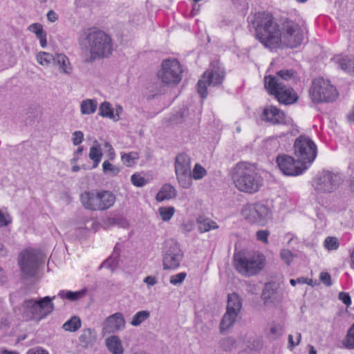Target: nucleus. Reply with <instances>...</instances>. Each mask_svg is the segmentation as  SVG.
Masks as SVG:
<instances>
[{"instance_id": "obj_1", "label": "nucleus", "mask_w": 354, "mask_h": 354, "mask_svg": "<svg viewBox=\"0 0 354 354\" xmlns=\"http://www.w3.org/2000/svg\"><path fill=\"white\" fill-rule=\"evenodd\" d=\"M259 40L268 48H277L281 43L290 48H296L304 40V32L300 26L293 22L284 25L283 32H279L272 17L266 12H259L252 21Z\"/></svg>"}, {"instance_id": "obj_2", "label": "nucleus", "mask_w": 354, "mask_h": 354, "mask_svg": "<svg viewBox=\"0 0 354 354\" xmlns=\"http://www.w3.org/2000/svg\"><path fill=\"white\" fill-rule=\"evenodd\" d=\"M79 44L81 48L88 55L85 59L87 63L108 57L113 52L111 37L100 30H87L80 37Z\"/></svg>"}, {"instance_id": "obj_3", "label": "nucleus", "mask_w": 354, "mask_h": 354, "mask_svg": "<svg viewBox=\"0 0 354 354\" xmlns=\"http://www.w3.org/2000/svg\"><path fill=\"white\" fill-rule=\"evenodd\" d=\"M232 178L235 187L245 193H255L263 185V179L260 175L252 165L246 162L236 165Z\"/></svg>"}, {"instance_id": "obj_4", "label": "nucleus", "mask_w": 354, "mask_h": 354, "mask_svg": "<svg viewBox=\"0 0 354 354\" xmlns=\"http://www.w3.org/2000/svg\"><path fill=\"white\" fill-rule=\"evenodd\" d=\"M82 205L92 211H104L111 207L115 201V195L109 191L86 192L80 196Z\"/></svg>"}, {"instance_id": "obj_5", "label": "nucleus", "mask_w": 354, "mask_h": 354, "mask_svg": "<svg viewBox=\"0 0 354 354\" xmlns=\"http://www.w3.org/2000/svg\"><path fill=\"white\" fill-rule=\"evenodd\" d=\"M309 95L315 103L332 102L337 98L338 92L328 80L319 77L313 80Z\"/></svg>"}, {"instance_id": "obj_6", "label": "nucleus", "mask_w": 354, "mask_h": 354, "mask_svg": "<svg viewBox=\"0 0 354 354\" xmlns=\"http://www.w3.org/2000/svg\"><path fill=\"white\" fill-rule=\"evenodd\" d=\"M265 87L271 95H274L280 103L290 104L296 102L297 94L291 87L283 84L280 80L274 76H266L264 78Z\"/></svg>"}, {"instance_id": "obj_7", "label": "nucleus", "mask_w": 354, "mask_h": 354, "mask_svg": "<svg viewBox=\"0 0 354 354\" xmlns=\"http://www.w3.org/2000/svg\"><path fill=\"white\" fill-rule=\"evenodd\" d=\"M55 298V296H46L39 300H26L23 304L25 315L30 319H42L53 311L54 304L52 301Z\"/></svg>"}, {"instance_id": "obj_8", "label": "nucleus", "mask_w": 354, "mask_h": 354, "mask_svg": "<svg viewBox=\"0 0 354 354\" xmlns=\"http://www.w3.org/2000/svg\"><path fill=\"white\" fill-rule=\"evenodd\" d=\"M183 69L176 59H165L162 62L157 72V78L161 84L167 86L178 84L182 80Z\"/></svg>"}, {"instance_id": "obj_9", "label": "nucleus", "mask_w": 354, "mask_h": 354, "mask_svg": "<svg viewBox=\"0 0 354 354\" xmlns=\"http://www.w3.org/2000/svg\"><path fill=\"white\" fill-rule=\"evenodd\" d=\"M241 213L249 223L260 225H266L272 217L270 207L261 202L244 205Z\"/></svg>"}, {"instance_id": "obj_10", "label": "nucleus", "mask_w": 354, "mask_h": 354, "mask_svg": "<svg viewBox=\"0 0 354 354\" xmlns=\"http://www.w3.org/2000/svg\"><path fill=\"white\" fill-rule=\"evenodd\" d=\"M236 270L244 276H252L261 270L264 266V257L258 253L248 256L238 254L234 257Z\"/></svg>"}, {"instance_id": "obj_11", "label": "nucleus", "mask_w": 354, "mask_h": 354, "mask_svg": "<svg viewBox=\"0 0 354 354\" xmlns=\"http://www.w3.org/2000/svg\"><path fill=\"white\" fill-rule=\"evenodd\" d=\"M295 154L303 165H310L317 156V147L308 136H300L294 143Z\"/></svg>"}, {"instance_id": "obj_12", "label": "nucleus", "mask_w": 354, "mask_h": 354, "mask_svg": "<svg viewBox=\"0 0 354 354\" xmlns=\"http://www.w3.org/2000/svg\"><path fill=\"white\" fill-rule=\"evenodd\" d=\"M162 267L164 270H174L180 266L183 252L180 244L174 239L165 241L163 247Z\"/></svg>"}, {"instance_id": "obj_13", "label": "nucleus", "mask_w": 354, "mask_h": 354, "mask_svg": "<svg viewBox=\"0 0 354 354\" xmlns=\"http://www.w3.org/2000/svg\"><path fill=\"white\" fill-rule=\"evenodd\" d=\"M41 261L40 254L34 250L21 252L18 259L19 266L24 279L35 277Z\"/></svg>"}, {"instance_id": "obj_14", "label": "nucleus", "mask_w": 354, "mask_h": 354, "mask_svg": "<svg viewBox=\"0 0 354 354\" xmlns=\"http://www.w3.org/2000/svg\"><path fill=\"white\" fill-rule=\"evenodd\" d=\"M342 180L337 174L324 171L314 180L313 186L319 193H332L341 185Z\"/></svg>"}, {"instance_id": "obj_15", "label": "nucleus", "mask_w": 354, "mask_h": 354, "mask_svg": "<svg viewBox=\"0 0 354 354\" xmlns=\"http://www.w3.org/2000/svg\"><path fill=\"white\" fill-rule=\"evenodd\" d=\"M224 71L220 67L205 71L201 79L197 84V91L201 97L204 99L206 97L207 86H216L221 85L224 80Z\"/></svg>"}, {"instance_id": "obj_16", "label": "nucleus", "mask_w": 354, "mask_h": 354, "mask_svg": "<svg viewBox=\"0 0 354 354\" xmlns=\"http://www.w3.org/2000/svg\"><path fill=\"white\" fill-rule=\"evenodd\" d=\"M277 162L280 170L287 176H297L307 169L308 165H303L301 162L295 160L288 155H279L277 158Z\"/></svg>"}, {"instance_id": "obj_17", "label": "nucleus", "mask_w": 354, "mask_h": 354, "mask_svg": "<svg viewBox=\"0 0 354 354\" xmlns=\"http://www.w3.org/2000/svg\"><path fill=\"white\" fill-rule=\"evenodd\" d=\"M125 319L121 313H115L107 317L103 322L102 330L107 333H114L125 327Z\"/></svg>"}, {"instance_id": "obj_18", "label": "nucleus", "mask_w": 354, "mask_h": 354, "mask_svg": "<svg viewBox=\"0 0 354 354\" xmlns=\"http://www.w3.org/2000/svg\"><path fill=\"white\" fill-rule=\"evenodd\" d=\"M53 65L61 75L71 76L73 73V67L65 54L55 53Z\"/></svg>"}, {"instance_id": "obj_19", "label": "nucleus", "mask_w": 354, "mask_h": 354, "mask_svg": "<svg viewBox=\"0 0 354 354\" xmlns=\"http://www.w3.org/2000/svg\"><path fill=\"white\" fill-rule=\"evenodd\" d=\"M261 298L265 305L274 304L281 300V296L273 283H268L265 285Z\"/></svg>"}, {"instance_id": "obj_20", "label": "nucleus", "mask_w": 354, "mask_h": 354, "mask_svg": "<svg viewBox=\"0 0 354 354\" xmlns=\"http://www.w3.org/2000/svg\"><path fill=\"white\" fill-rule=\"evenodd\" d=\"M262 120L272 124H283L285 122L284 113L275 106H270L264 109Z\"/></svg>"}, {"instance_id": "obj_21", "label": "nucleus", "mask_w": 354, "mask_h": 354, "mask_svg": "<svg viewBox=\"0 0 354 354\" xmlns=\"http://www.w3.org/2000/svg\"><path fill=\"white\" fill-rule=\"evenodd\" d=\"M274 77L288 86H292L299 81L298 74L293 69L280 70L277 72Z\"/></svg>"}, {"instance_id": "obj_22", "label": "nucleus", "mask_w": 354, "mask_h": 354, "mask_svg": "<svg viewBox=\"0 0 354 354\" xmlns=\"http://www.w3.org/2000/svg\"><path fill=\"white\" fill-rule=\"evenodd\" d=\"M191 171V160L185 153H180L176 158L175 173Z\"/></svg>"}, {"instance_id": "obj_23", "label": "nucleus", "mask_w": 354, "mask_h": 354, "mask_svg": "<svg viewBox=\"0 0 354 354\" xmlns=\"http://www.w3.org/2000/svg\"><path fill=\"white\" fill-rule=\"evenodd\" d=\"M239 314L226 310L223 315L220 325V332L221 333L227 331L236 322Z\"/></svg>"}, {"instance_id": "obj_24", "label": "nucleus", "mask_w": 354, "mask_h": 354, "mask_svg": "<svg viewBox=\"0 0 354 354\" xmlns=\"http://www.w3.org/2000/svg\"><path fill=\"white\" fill-rule=\"evenodd\" d=\"M97 335L95 330L91 328H87L82 330L79 337V341L82 346L88 347L94 344Z\"/></svg>"}, {"instance_id": "obj_25", "label": "nucleus", "mask_w": 354, "mask_h": 354, "mask_svg": "<svg viewBox=\"0 0 354 354\" xmlns=\"http://www.w3.org/2000/svg\"><path fill=\"white\" fill-rule=\"evenodd\" d=\"M176 195L177 192L174 186L170 184H165L156 194V199L161 202L165 200L174 198Z\"/></svg>"}, {"instance_id": "obj_26", "label": "nucleus", "mask_w": 354, "mask_h": 354, "mask_svg": "<svg viewBox=\"0 0 354 354\" xmlns=\"http://www.w3.org/2000/svg\"><path fill=\"white\" fill-rule=\"evenodd\" d=\"M241 308L242 299L240 296L235 292L229 294L226 310L239 315Z\"/></svg>"}, {"instance_id": "obj_27", "label": "nucleus", "mask_w": 354, "mask_h": 354, "mask_svg": "<svg viewBox=\"0 0 354 354\" xmlns=\"http://www.w3.org/2000/svg\"><path fill=\"white\" fill-rule=\"evenodd\" d=\"M105 343L109 351L113 354L124 353V348L119 337L112 335L106 339Z\"/></svg>"}, {"instance_id": "obj_28", "label": "nucleus", "mask_w": 354, "mask_h": 354, "mask_svg": "<svg viewBox=\"0 0 354 354\" xmlns=\"http://www.w3.org/2000/svg\"><path fill=\"white\" fill-rule=\"evenodd\" d=\"M196 223L198 225V230L201 233L218 228V225L216 222L205 216H199L197 218Z\"/></svg>"}, {"instance_id": "obj_29", "label": "nucleus", "mask_w": 354, "mask_h": 354, "mask_svg": "<svg viewBox=\"0 0 354 354\" xmlns=\"http://www.w3.org/2000/svg\"><path fill=\"white\" fill-rule=\"evenodd\" d=\"M97 108V102L95 99H86L81 102L80 111L82 115L94 113Z\"/></svg>"}, {"instance_id": "obj_30", "label": "nucleus", "mask_w": 354, "mask_h": 354, "mask_svg": "<svg viewBox=\"0 0 354 354\" xmlns=\"http://www.w3.org/2000/svg\"><path fill=\"white\" fill-rule=\"evenodd\" d=\"M176 178L180 187L188 189L192 185V171L176 173Z\"/></svg>"}, {"instance_id": "obj_31", "label": "nucleus", "mask_w": 354, "mask_h": 354, "mask_svg": "<svg viewBox=\"0 0 354 354\" xmlns=\"http://www.w3.org/2000/svg\"><path fill=\"white\" fill-rule=\"evenodd\" d=\"M98 114L103 118H107L111 120L115 119V118L114 115V109L111 103L106 101L100 104Z\"/></svg>"}, {"instance_id": "obj_32", "label": "nucleus", "mask_w": 354, "mask_h": 354, "mask_svg": "<svg viewBox=\"0 0 354 354\" xmlns=\"http://www.w3.org/2000/svg\"><path fill=\"white\" fill-rule=\"evenodd\" d=\"M86 293V290H81L76 292H72L68 290H61L58 295L61 298H66L69 301H77L82 299Z\"/></svg>"}, {"instance_id": "obj_33", "label": "nucleus", "mask_w": 354, "mask_h": 354, "mask_svg": "<svg viewBox=\"0 0 354 354\" xmlns=\"http://www.w3.org/2000/svg\"><path fill=\"white\" fill-rule=\"evenodd\" d=\"M82 322L77 316H73L69 320L66 322L62 328L66 331L75 332L80 328Z\"/></svg>"}, {"instance_id": "obj_34", "label": "nucleus", "mask_w": 354, "mask_h": 354, "mask_svg": "<svg viewBox=\"0 0 354 354\" xmlns=\"http://www.w3.org/2000/svg\"><path fill=\"white\" fill-rule=\"evenodd\" d=\"M338 66L342 70L348 72L354 71V60L348 57H338L335 58Z\"/></svg>"}, {"instance_id": "obj_35", "label": "nucleus", "mask_w": 354, "mask_h": 354, "mask_svg": "<svg viewBox=\"0 0 354 354\" xmlns=\"http://www.w3.org/2000/svg\"><path fill=\"white\" fill-rule=\"evenodd\" d=\"M55 55H52L49 53L41 51L36 55V59L37 62L43 66H48L51 62L53 63Z\"/></svg>"}, {"instance_id": "obj_36", "label": "nucleus", "mask_w": 354, "mask_h": 354, "mask_svg": "<svg viewBox=\"0 0 354 354\" xmlns=\"http://www.w3.org/2000/svg\"><path fill=\"white\" fill-rule=\"evenodd\" d=\"M150 317L149 310H141L136 313L132 317L130 324L133 326H138Z\"/></svg>"}, {"instance_id": "obj_37", "label": "nucleus", "mask_w": 354, "mask_h": 354, "mask_svg": "<svg viewBox=\"0 0 354 354\" xmlns=\"http://www.w3.org/2000/svg\"><path fill=\"white\" fill-rule=\"evenodd\" d=\"M102 153L98 145H93L90 148L89 158L93 161V168L98 166L101 160Z\"/></svg>"}, {"instance_id": "obj_38", "label": "nucleus", "mask_w": 354, "mask_h": 354, "mask_svg": "<svg viewBox=\"0 0 354 354\" xmlns=\"http://www.w3.org/2000/svg\"><path fill=\"white\" fill-rule=\"evenodd\" d=\"M103 172L109 176H115L120 172V169L106 160L102 164Z\"/></svg>"}, {"instance_id": "obj_39", "label": "nucleus", "mask_w": 354, "mask_h": 354, "mask_svg": "<svg viewBox=\"0 0 354 354\" xmlns=\"http://www.w3.org/2000/svg\"><path fill=\"white\" fill-rule=\"evenodd\" d=\"M161 218L164 221H169L173 216L175 209L173 207H162L158 209Z\"/></svg>"}, {"instance_id": "obj_40", "label": "nucleus", "mask_w": 354, "mask_h": 354, "mask_svg": "<svg viewBox=\"0 0 354 354\" xmlns=\"http://www.w3.org/2000/svg\"><path fill=\"white\" fill-rule=\"evenodd\" d=\"M339 243L337 238L328 236L324 241V246L328 250H335L339 248Z\"/></svg>"}, {"instance_id": "obj_41", "label": "nucleus", "mask_w": 354, "mask_h": 354, "mask_svg": "<svg viewBox=\"0 0 354 354\" xmlns=\"http://www.w3.org/2000/svg\"><path fill=\"white\" fill-rule=\"evenodd\" d=\"M138 155L136 153H124L122 155V160L124 165L127 167H131L134 164V160L138 159Z\"/></svg>"}, {"instance_id": "obj_42", "label": "nucleus", "mask_w": 354, "mask_h": 354, "mask_svg": "<svg viewBox=\"0 0 354 354\" xmlns=\"http://www.w3.org/2000/svg\"><path fill=\"white\" fill-rule=\"evenodd\" d=\"M206 174V170L201 166L199 164H196L194 166V168L193 169L192 172V177L195 180H199L203 178Z\"/></svg>"}, {"instance_id": "obj_43", "label": "nucleus", "mask_w": 354, "mask_h": 354, "mask_svg": "<svg viewBox=\"0 0 354 354\" xmlns=\"http://www.w3.org/2000/svg\"><path fill=\"white\" fill-rule=\"evenodd\" d=\"M187 274L185 272H180L170 277L169 282L172 285H180L185 280Z\"/></svg>"}, {"instance_id": "obj_44", "label": "nucleus", "mask_w": 354, "mask_h": 354, "mask_svg": "<svg viewBox=\"0 0 354 354\" xmlns=\"http://www.w3.org/2000/svg\"><path fill=\"white\" fill-rule=\"evenodd\" d=\"M235 343L233 338L227 337L221 340V346L225 351H230L234 348Z\"/></svg>"}, {"instance_id": "obj_45", "label": "nucleus", "mask_w": 354, "mask_h": 354, "mask_svg": "<svg viewBox=\"0 0 354 354\" xmlns=\"http://www.w3.org/2000/svg\"><path fill=\"white\" fill-rule=\"evenodd\" d=\"M345 346L348 348H354V324L348 332Z\"/></svg>"}, {"instance_id": "obj_46", "label": "nucleus", "mask_w": 354, "mask_h": 354, "mask_svg": "<svg viewBox=\"0 0 354 354\" xmlns=\"http://www.w3.org/2000/svg\"><path fill=\"white\" fill-rule=\"evenodd\" d=\"M131 183L136 187H142L147 183V180L140 174H133L131 177Z\"/></svg>"}, {"instance_id": "obj_47", "label": "nucleus", "mask_w": 354, "mask_h": 354, "mask_svg": "<svg viewBox=\"0 0 354 354\" xmlns=\"http://www.w3.org/2000/svg\"><path fill=\"white\" fill-rule=\"evenodd\" d=\"M28 30L34 32L37 37L45 33L43 30V27L40 24L35 23L30 25L28 28Z\"/></svg>"}, {"instance_id": "obj_48", "label": "nucleus", "mask_w": 354, "mask_h": 354, "mask_svg": "<svg viewBox=\"0 0 354 354\" xmlns=\"http://www.w3.org/2000/svg\"><path fill=\"white\" fill-rule=\"evenodd\" d=\"M72 141L74 145L77 146L84 140V133L81 131H75L73 133Z\"/></svg>"}, {"instance_id": "obj_49", "label": "nucleus", "mask_w": 354, "mask_h": 354, "mask_svg": "<svg viewBox=\"0 0 354 354\" xmlns=\"http://www.w3.org/2000/svg\"><path fill=\"white\" fill-rule=\"evenodd\" d=\"M270 235V231L268 230H259L257 232V239L264 243H268V236Z\"/></svg>"}, {"instance_id": "obj_50", "label": "nucleus", "mask_w": 354, "mask_h": 354, "mask_svg": "<svg viewBox=\"0 0 354 354\" xmlns=\"http://www.w3.org/2000/svg\"><path fill=\"white\" fill-rule=\"evenodd\" d=\"M12 222L9 214H5L0 210V227L8 226Z\"/></svg>"}, {"instance_id": "obj_51", "label": "nucleus", "mask_w": 354, "mask_h": 354, "mask_svg": "<svg viewBox=\"0 0 354 354\" xmlns=\"http://www.w3.org/2000/svg\"><path fill=\"white\" fill-rule=\"evenodd\" d=\"M319 279L326 286L332 285L331 277L328 272H322L319 275Z\"/></svg>"}, {"instance_id": "obj_52", "label": "nucleus", "mask_w": 354, "mask_h": 354, "mask_svg": "<svg viewBox=\"0 0 354 354\" xmlns=\"http://www.w3.org/2000/svg\"><path fill=\"white\" fill-rule=\"evenodd\" d=\"M281 259L287 263L290 264L292 259V254L288 250H282L280 253Z\"/></svg>"}, {"instance_id": "obj_53", "label": "nucleus", "mask_w": 354, "mask_h": 354, "mask_svg": "<svg viewBox=\"0 0 354 354\" xmlns=\"http://www.w3.org/2000/svg\"><path fill=\"white\" fill-rule=\"evenodd\" d=\"M338 298L347 306L351 304V299L348 293L341 292L339 293Z\"/></svg>"}, {"instance_id": "obj_54", "label": "nucleus", "mask_w": 354, "mask_h": 354, "mask_svg": "<svg viewBox=\"0 0 354 354\" xmlns=\"http://www.w3.org/2000/svg\"><path fill=\"white\" fill-rule=\"evenodd\" d=\"M143 281L147 284L148 288H150L158 283L157 279L154 276L151 275L146 277L143 279Z\"/></svg>"}, {"instance_id": "obj_55", "label": "nucleus", "mask_w": 354, "mask_h": 354, "mask_svg": "<svg viewBox=\"0 0 354 354\" xmlns=\"http://www.w3.org/2000/svg\"><path fill=\"white\" fill-rule=\"evenodd\" d=\"M143 21V17L140 15H134L131 17L129 22L132 25H139Z\"/></svg>"}, {"instance_id": "obj_56", "label": "nucleus", "mask_w": 354, "mask_h": 354, "mask_svg": "<svg viewBox=\"0 0 354 354\" xmlns=\"http://www.w3.org/2000/svg\"><path fill=\"white\" fill-rule=\"evenodd\" d=\"M113 261H114L111 259H107L102 263L100 267L113 270L115 268V265L113 264Z\"/></svg>"}, {"instance_id": "obj_57", "label": "nucleus", "mask_w": 354, "mask_h": 354, "mask_svg": "<svg viewBox=\"0 0 354 354\" xmlns=\"http://www.w3.org/2000/svg\"><path fill=\"white\" fill-rule=\"evenodd\" d=\"M47 19L50 22H55L58 19V16L53 10H50L47 13Z\"/></svg>"}, {"instance_id": "obj_58", "label": "nucleus", "mask_w": 354, "mask_h": 354, "mask_svg": "<svg viewBox=\"0 0 354 354\" xmlns=\"http://www.w3.org/2000/svg\"><path fill=\"white\" fill-rule=\"evenodd\" d=\"M27 354H48V353L44 349L35 348L28 350Z\"/></svg>"}, {"instance_id": "obj_59", "label": "nucleus", "mask_w": 354, "mask_h": 354, "mask_svg": "<svg viewBox=\"0 0 354 354\" xmlns=\"http://www.w3.org/2000/svg\"><path fill=\"white\" fill-rule=\"evenodd\" d=\"M7 281V276L1 267H0V285L6 283Z\"/></svg>"}, {"instance_id": "obj_60", "label": "nucleus", "mask_w": 354, "mask_h": 354, "mask_svg": "<svg viewBox=\"0 0 354 354\" xmlns=\"http://www.w3.org/2000/svg\"><path fill=\"white\" fill-rule=\"evenodd\" d=\"M39 39L41 47L45 48L47 46L46 35V33L37 37Z\"/></svg>"}, {"instance_id": "obj_61", "label": "nucleus", "mask_w": 354, "mask_h": 354, "mask_svg": "<svg viewBox=\"0 0 354 354\" xmlns=\"http://www.w3.org/2000/svg\"><path fill=\"white\" fill-rule=\"evenodd\" d=\"M122 112V108L121 106L118 105L115 109V113H114L115 118L113 119L114 121H118L120 120V115Z\"/></svg>"}, {"instance_id": "obj_62", "label": "nucleus", "mask_w": 354, "mask_h": 354, "mask_svg": "<svg viewBox=\"0 0 354 354\" xmlns=\"http://www.w3.org/2000/svg\"><path fill=\"white\" fill-rule=\"evenodd\" d=\"M104 146L108 149V151L109 152L111 159H113V155H114V150H113L112 146L109 142H105Z\"/></svg>"}, {"instance_id": "obj_63", "label": "nucleus", "mask_w": 354, "mask_h": 354, "mask_svg": "<svg viewBox=\"0 0 354 354\" xmlns=\"http://www.w3.org/2000/svg\"><path fill=\"white\" fill-rule=\"evenodd\" d=\"M347 120L349 123L354 124V108L347 115Z\"/></svg>"}, {"instance_id": "obj_64", "label": "nucleus", "mask_w": 354, "mask_h": 354, "mask_svg": "<svg viewBox=\"0 0 354 354\" xmlns=\"http://www.w3.org/2000/svg\"><path fill=\"white\" fill-rule=\"evenodd\" d=\"M288 344H289V347L290 348H292V347H294V346L297 345V343L293 341V336H292V335H288Z\"/></svg>"}]
</instances>
